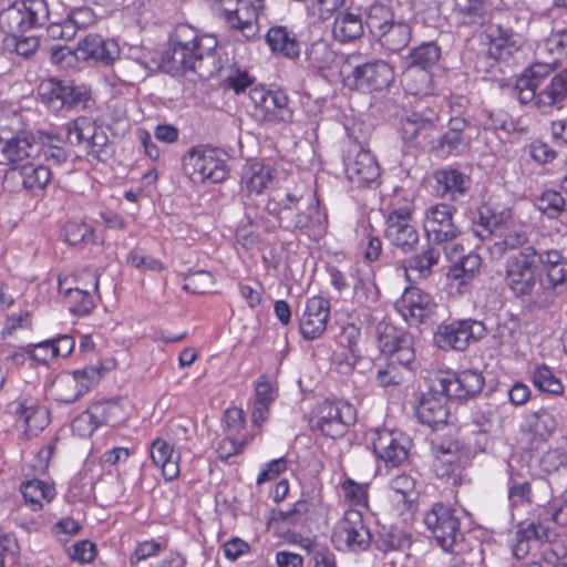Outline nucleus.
<instances>
[{
  "label": "nucleus",
  "instance_id": "nucleus-12",
  "mask_svg": "<svg viewBox=\"0 0 567 567\" xmlns=\"http://www.w3.org/2000/svg\"><path fill=\"white\" fill-rule=\"evenodd\" d=\"M331 542L340 551L358 553L369 548L371 533L359 509L346 511L343 517L333 528Z\"/></svg>",
  "mask_w": 567,
  "mask_h": 567
},
{
  "label": "nucleus",
  "instance_id": "nucleus-35",
  "mask_svg": "<svg viewBox=\"0 0 567 567\" xmlns=\"http://www.w3.org/2000/svg\"><path fill=\"white\" fill-rule=\"evenodd\" d=\"M76 52L82 59H93L107 64L117 55V48L113 41L105 40L100 34L87 33L79 39Z\"/></svg>",
  "mask_w": 567,
  "mask_h": 567
},
{
  "label": "nucleus",
  "instance_id": "nucleus-47",
  "mask_svg": "<svg viewBox=\"0 0 567 567\" xmlns=\"http://www.w3.org/2000/svg\"><path fill=\"white\" fill-rule=\"evenodd\" d=\"M272 181L271 168L261 163L250 164L241 178L249 193L261 194Z\"/></svg>",
  "mask_w": 567,
  "mask_h": 567
},
{
  "label": "nucleus",
  "instance_id": "nucleus-52",
  "mask_svg": "<svg viewBox=\"0 0 567 567\" xmlns=\"http://www.w3.org/2000/svg\"><path fill=\"white\" fill-rule=\"evenodd\" d=\"M508 502L511 507H518L532 503L533 492L527 481L520 480L508 465Z\"/></svg>",
  "mask_w": 567,
  "mask_h": 567
},
{
  "label": "nucleus",
  "instance_id": "nucleus-39",
  "mask_svg": "<svg viewBox=\"0 0 567 567\" xmlns=\"http://www.w3.org/2000/svg\"><path fill=\"white\" fill-rule=\"evenodd\" d=\"M433 121L413 112L400 122L401 138L406 146H415L421 135L429 136L433 131Z\"/></svg>",
  "mask_w": 567,
  "mask_h": 567
},
{
  "label": "nucleus",
  "instance_id": "nucleus-21",
  "mask_svg": "<svg viewBox=\"0 0 567 567\" xmlns=\"http://www.w3.org/2000/svg\"><path fill=\"white\" fill-rule=\"evenodd\" d=\"M410 446L411 441L409 436L401 431L377 429L373 432V453L386 466L395 467L401 465L408 458Z\"/></svg>",
  "mask_w": 567,
  "mask_h": 567
},
{
  "label": "nucleus",
  "instance_id": "nucleus-38",
  "mask_svg": "<svg viewBox=\"0 0 567 567\" xmlns=\"http://www.w3.org/2000/svg\"><path fill=\"white\" fill-rule=\"evenodd\" d=\"M150 454L153 463L162 467L165 480L172 481L178 476V456H174L173 447L165 440L156 439L151 445Z\"/></svg>",
  "mask_w": 567,
  "mask_h": 567
},
{
  "label": "nucleus",
  "instance_id": "nucleus-55",
  "mask_svg": "<svg viewBox=\"0 0 567 567\" xmlns=\"http://www.w3.org/2000/svg\"><path fill=\"white\" fill-rule=\"evenodd\" d=\"M477 123L485 130H502L509 133L514 123L509 114L503 110H482L477 114Z\"/></svg>",
  "mask_w": 567,
  "mask_h": 567
},
{
  "label": "nucleus",
  "instance_id": "nucleus-36",
  "mask_svg": "<svg viewBox=\"0 0 567 567\" xmlns=\"http://www.w3.org/2000/svg\"><path fill=\"white\" fill-rule=\"evenodd\" d=\"M29 161L20 167V175L22 178V186L28 192L38 195L43 192L52 179V172L50 166H54L41 159Z\"/></svg>",
  "mask_w": 567,
  "mask_h": 567
},
{
  "label": "nucleus",
  "instance_id": "nucleus-13",
  "mask_svg": "<svg viewBox=\"0 0 567 567\" xmlns=\"http://www.w3.org/2000/svg\"><path fill=\"white\" fill-rule=\"evenodd\" d=\"M355 420L357 411L352 404L342 400H326L318 408L312 427L324 436L337 439L343 436Z\"/></svg>",
  "mask_w": 567,
  "mask_h": 567
},
{
  "label": "nucleus",
  "instance_id": "nucleus-11",
  "mask_svg": "<svg viewBox=\"0 0 567 567\" xmlns=\"http://www.w3.org/2000/svg\"><path fill=\"white\" fill-rule=\"evenodd\" d=\"M539 255L534 247L524 248L507 261L505 281L516 297L535 295Z\"/></svg>",
  "mask_w": 567,
  "mask_h": 567
},
{
  "label": "nucleus",
  "instance_id": "nucleus-45",
  "mask_svg": "<svg viewBox=\"0 0 567 567\" xmlns=\"http://www.w3.org/2000/svg\"><path fill=\"white\" fill-rule=\"evenodd\" d=\"M377 38L383 48L391 52H396L409 44L411 28L406 23L392 21Z\"/></svg>",
  "mask_w": 567,
  "mask_h": 567
},
{
  "label": "nucleus",
  "instance_id": "nucleus-51",
  "mask_svg": "<svg viewBox=\"0 0 567 567\" xmlns=\"http://www.w3.org/2000/svg\"><path fill=\"white\" fill-rule=\"evenodd\" d=\"M411 373V364H401L388 360L384 367H381L377 371V382L382 388L398 386L400 385Z\"/></svg>",
  "mask_w": 567,
  "mask_h": 567
},
{
  "label": "nucleus",
  "instance_id": "nucleus-6",
  "mask_svg": "<svg viewBox=\"0 0 567 567\" xmlns=\"http://www.w3.org/2000/svg\"><path fill=\"white\" fill-rule=\"evenodd\" d=\"M251 116L261 123L279 124L291 123L293 110L287 93L281 89H269L256 85L248 92Z\"/></svg>",
  "mask_w": 567,
  "mask_h": 567
},
{
  "label": "nucleus",
  "instance_id": "nucleus-2",
  "mask_svg": "<svg viewBox=\"0 0 567 567\" xmlns=\"http://www.w3.org/2000/svg\"><path fill=\"white\" fill-rule=\"evenodd\" d=\"M276 206L271 208L269 203L267 209L276 210L278 226L284 230L321 235L327 229V213L320 208L316 196L306 189L287 192Z\"/></svg>",
  "mask_w": 567,
  "mask_h": 567
},
{
  "label": "nucleus",
  "instance_id": "nucleus-63",
  "mask_svg": "<svg viewBox=\"0 0 567 567\" xmlns=\"http://www.w3.org/2000/svg\"><path fill=\"white\" fill-rule=\"evenodd\" d=\"M471 141V135H458L446 131L440 137L437 146L445 155H458L470 146Z\"/></svg>",
  "mask_w": 567,
  "mask_h": 567
},
{
  "label": "nucleus",
  "instance_id": "nucleus-15",
  "mask_svg": "<svg viewBox=\"0 0 567 567\" xmlns=\"http://www.w3.org/2000/svg\"><path fill=\"white\" fill-rule=\"evenodd\" d=\"M488 47L485 58L506 65L519 63L525 55L524 39L512 29L499 24L491 25L486 30Z\"/></svg>",
  "mask_w": 567,
  "mask_h": 567
},
{
  "label": "nucleus",
  "instance_id": "nucleus-1",
  "mask_svg": "<svg viewBox=\"0 0 567 567\" xmlns=\"http://www.w3.org/2000/svg\"><path fill=\"white\" fill-rule=\"evenodd\" d=\"M64 138L53 132H22L9 138L0 137V165L20 168L29 161L43 159L61 166L68 161Z\"/></svg>",
  "mask_w": 567,
  "mask_h": 567
},
{
  "label": "nucleus",
  "instance_id": "nucleus-62",
  "mask_svg": "<svg viewBox=\"0 0 567 567\" xmlns=\"http://www.w3.org/2000/svg\"><path fill=\"white\" fill-rule=\"evenodd\" d=\"M433 466L439 478L453 485L461 483V467L452 460L451 455L443 453V456L437 457Z\"/></svg>",
  "mask_w": 567,
  "mask_h": 567
},
{
  "label": "nucleus",
  "instance_id": "nucleus-54",
  "mask_svg": "<svg viewBox=\"0 0 567 567\" xmlns=\"http://www.w3.org/2000/svg\"><path fill=\"white\" fill-rule=\"evenodd\" d=\"M89 409L99 426H114L123 419L121 406L113 401L96 402Z\"/></svg>",
  "mask_w": 567,
  "mask_h": 567
},
{
  "label": "nucleus",
  "instance_id": "nucleus-58",
  "mask_svg": "<svg viewBox=\"0 0 567 567\" xmlns=\"http://www.w3.org/2000/svg\"><path fill=\"white\" fill-rule=\"evenodd\" d=\"M527 243V235L523 229H513L504 234L498 240H495L489 247L491 254L501 258L509 250L517 249Z\"/></svg>",
  "mask_w": 567,
  "mask_h": 567
},
{
  "label": "nucleus",
  "instance_id": "nucleus-31",
  "mask_svg": "<svg viewBox=\"0 0 567 567\" xmlns=\"http://www.w3.org/2000/svg\"><path fill=\"white\" fill-rule=\"evenodd\" d=\"M512 218L511 208L483 204L473 217V231L477 237L484 239L493 231L507 226Z\"/></svg>",
  "mask_w": 567,
  "mask_h": 567
},
{
  "label": "nucleus",
  "instance_id": "nucleus-40",
  "mask_svg": "<svg viewBox=\"0 0 567 567\" xmlns=\"http://www.w3.org/2000/svg\"><path fill=\"white\" fill-rule=\"evenodd\" d=\"M557 425L558 421L546 409L527 414L524 422L525 431L542 441L549 437L555 432Z\"/></svg>",
  "mask_w": 567,
  "mask_h": 567
},
{
  "label": "nucleus",
  "instance_id": "nucleus-27",
  "mask_svg": "<svg viewBox=\"0 0 567 567\" xmlns=\"http://www.w3.org/2000/svg\"><path fill=\"white\" fill-rule=\"evenodd\" d=\"M353 79L358 90L372 92L388 87L394 79L393 68L383 60H373L357 65L348 79Z\"/></svg>",
  "mask_w": 567,
  "mask_h": 567
},
{
  "label": "nucleus",
  "instance_id": "nucleus-50",
  "mask_svg": "<svg viewBox=\"0 0 567 567\" xmlns=\"http://www.w3.org/2000/svg\"><path fill=\"white\" fill-rule=\"evenodd\" d=\"M441 257V251L429 246L421 254L412 256L406 264V271L415 272L420 278H426L431 275L433 266H435Z\"/></svg>",
  "mask_w": 567,
  "mask_h": 567
},
{
  "label": "nucleus",
  "instance_id": "nucleus-5",
  "mask_svg": "<svg viewBox=\"0 0 567 567\" xmlns=\"http://www.w3.org/2000/svg\"><path fill=\"white\" fill-rule=\"evenodd\" d=\"M461 513L449 504L435 503L424 515L426 528L444 551L457 554L462 547Z\"/></svg>",
  "mask_w": 567,
  "mask_h": 567
},
{
  "label": "nucleus",
  "instance_id": "nucleus-44",
  "mask_svg": "<svg viewBox=\"0 0 567 567\" xmlns=\"http://www.w3.org/2000/svg\"><path fill=\"white\" fill-rule=\"evenodd\" d=\"M401 81L404 90L415 96H424L432 91L431 72L415 68L414 65H406L402 73Z\"/></svg>",
  "mask_w": 567,
  "mask_h": 567
},
{
  "label": "nucleus",
  "instance_id": "nucleus-4",
  "mask_svg": "<svg viewBox=\"0 0 567 567\" xmlns=\"http://www.w3.org/2000/svg\"><path fill=\"white\" fill-rule=\"evenodd\" d=\"M183 169L194 182L220 183L228 176L226 154L210 145L189 148L182 159Z\"/></svg>",
  "mask_w": 567,
  "mask_h": 567
},
{
  "label": "nucleus",
  "instance_id": "nucleus-34",
  "mask_svg": "<svg viewBox=\"0 0 567 567\" xmlns=\"http://www.w3.org/2000/svg\"><path fill=\"white\" fill-rule=\"evenodd\" d=\"M338 54L326 40H317L306 47L305 68L315 74L324 75L337 66Z\"/></svg>",
  "mask_w": 567,
  "mask_h": 567
},
{
  "label": "nucleus",
  "instance_id": "nucleus-23",
  "mask_svg": "<svg viewBox=\"0 0 567 567\" xmlns=\"http://www.w3.org/2000/svg\"><path fill=\"white\" fill-rule=\"evenodd\" d=\"M449 398L445 391L439 388V381L435 380L430 390L422 393L420 398L415 412L419 421L431 429L446 424L450 415Z\"/></svg>",
  "mask_w": 567,
  "mask_h": 567
},
{
  "label": "nucleus",
  "instance_id": "nucleus-16",
  "mask_svg": "<svg viewBox=\"0 0 567 567\" xmlns=\"http://www.w3.org/2000/svg\"><path fill=\"white\" fill-rule=\"evenodd\" d=\"M456 208L445 203L429 206L424 210L423 228L429 241L443 245L455 240L461 235L454 223Z\"/></svg>",
  "mask_w": 567,
  "mask_h": 567
},
{
  "label": "nucleus",
  "instance_id": "nucleus-43",
  "mask_svg": "<svg viewBox=\"0 0 567 567\" xmlns=\"http://www.w3.org/2000/svg\"><path fill=\"white\" fill-rule=\"evenodd\" d=\"M546 522L539 518L538 522L528 523L526 526H522L517 532V544L514 548V554L516 556L522 554H526L528 550L527 544L529 542H534L536 544H543L545 542H549L550 539V529L545 525Z\"/></svg>",
  "mask_w": 567,
  "mask_h": 567
},
{
  "label": "nucleus",
  "instance_id": "nucleus-25",
  "mask_svg": "<svg viewBox=\"0 0 567 567\" xmlns=\"http://www.w3.org/2000/svg\"><path fill=\"white\" fill-rule=\"evenodd\" d=\"M395 309L408 323L419 324L434 315L436 303L427 292L410 287L395 302Z\"/></svg>",
  "mask_w": 567,
  "mask_h": 567
},
{
  "label": "nucleus",
  "instance_id": "nucleus-41",
  "mask_svg": "<svg viewBox=\"0 0 567 567\" xmlns=\"http://www.w3.org/2000/svg\"><path fill=\"white\" fill-rule=\"evenodd\" d=\"M59 292L63 295L70 305V311L83 317L94 309V301L89 289L68 286L66 280H59Z\"/></svg>",
  "mask_w": 567,
  "mask_h": 567
},
{
  "label": "nucleus",
  "instance_id": "nucleus-26",
  "mask_svg": "<svg viewBox=\"0 0 567 567\" xmlns=\"http://www.w3.org/2000/svg\"><path fill=\"white\" fill-rule=\"evenodd\" d=\"M9 409L16 417L17 425L28 437L37 435L50 422L49 411L31 398L18 399L9 404Z\"/></svg>",
  "mask_w": 567,
  "mask_h": 567
},
{
  "label": "nucleus",
  "instance_id": "nucleus-30",
  "mask_svg": "<svg viewBox=\"0 0 567 567\" xmlns=\"http://www.w3.org/2000/svg\"><path fill=\"white\" fill-rule=\"evenodd\" d=\"M532 106L545 115L567 106V69L553 75L549 82L538 91Z\"/></svg>",
  "mask_w": 567,
  "mask_h": 567
},
{
  "label": "nucleus",
  "instance_id": "nucleus-19",
  "mask_svg": "<svg viewBox=\"0 0 567 567\" xmlns=\"http://www.w3.org/2000/svg\"><path fill=\"white\" fill-rule=\"evenodd\" d=\"M385 238L403 252L412 251L419 243V233L412 225V209L401 206L389 210L385 217Z\"/></svg>",
  "mask_w": 567,
  "mask_h": 567
},
{
  "label": "nucleus",
  "instance_id": "nucleus-53",
  "mask_svg": "<svg viewBox=\"0 0 567 567\" xmlns=\"http://www.w3.org/2000/svg\"><path fill=\"white\" fill-rule=\"evenodd\" d=\"M481 264V257L477 254L470 252L450 267L449 276L455 280H461L462 284H466L474 278L475 274L480 270Z\"/></svg>",
  "mask_w": 567,
  "mask_h": 567
},
{
  "label": "nucleus",
  "instance_id": "nucleus-32",
  "mask_svg": "<svg viewBox=\"0 0 567 567\" xmlns=\"http://www.w3.org/2000/svg\"><path fill=\"white\" fill-rule=\"evenodd\" d=\"M554 71L553 64L534 63L517 79L514 93L520 104L532 105L536 100L540 82Z\"/></svg>",
  "mask_w": 567,
  "mask_h": 567
},
{
  "label": "nucleus",
  "instance_id": "nucleus-9",
  "mask_svg": "<svg viewBox=\"0 0 567 567\" xmlns=\"http://www.w3.org/2000/svg\"><path fill=\"white\" fill-rule=\"evenodd\" d=\"M264 0H219L220 16L237 33V40H251L259 32L258 13Z\"/></svg>",
  "mask_w": 567,
  "mask_h": 567
},
{
  "label": "nucleus",
  "instance_id": "nucleus-7",
  "mask_svg": "<svg viewBox=\"0 0 567 567\" xmlns=\"http://www.w3.org/2000/svg\"><path fill=\"white\" fill-rule=\"evenodd\" d=\"M539 265L546 276V285L530 298V305L537 309L550 307L556 296L567 291V258L556 249L538 251Z\"/></svg>",
  "mask_w": 567,
  "mask_h": 567
},
{
  "label": "nucleus",
  "instance_id": "nucleus-17",
  "mask_svg": "<svg viewBox=\"0 0 567 567\" xmlns=\"http://www.w3.org/2000/svg\"><path fill=\"white\" fill-rule=\"evenodd\" d=\"M378 348L393 362L412 364L415 359L414 341L411 333L396 329L393 324L380 322L375 328Z\"/></svg>",
  "mask_w": 567,
  "mask_h": 567
},
{
  "label": "nucleus",
  "instance_id": "nucleus-60",
  "mask_svg": "<svg viewBox=\"0 0 567 567\" xmlns=\"http://www.w3.org/2000/svg\"><path fill=\"white\" fill-rule=\"evenodd\" d=\"M95 23V17L91 9L80 8L74 10L71 16L64 21V35L68 39H73L78 31L85 30L87 27Z\"/></svg>",
  "mask_w": 567,
  "mask_h": 567
},
{
  "label": "nucleus",
  "instance_id": "nucleus-8",
  "mask_svg": "<svg viewBox=\"0 0 567 567\" xmlns=\"http://www.w3.org/2000/svg\"><path fill=\"white\" fill-rule=\"evenodd\" d=\"M49 19L45 0H24L0 11V28L17 37L28 30L43 25Z\"/></svg>",
  "mask_w": 567,
  "mask_h": 567
},
{
  "label": "nucleus",
  "instance_id": "nucleus-33",
  "mask_svg": "<svg viewBox=\"0 0 567 567\" xmlns=\"http://www.w3.org/2000/svg\"><path fill=\"white\" fill-rule=\"evenodd\" d=\"M364 23L360 7L349 6L334 17L333 38L340 43L352 42L363 35Z\"/></svg>",
  "mask_w": 567,
  "mask_h": 567
},
{
  "label": "nucleus",
  "instance_id": "nucleus-46",
  "mask_svg": "<svg viewBox=\"0 0 567 567\" xmlns=\"http://www.w3.org/2000/svg\"><path fill=\"white\" fill-rule=\"evenodd\" d=\"M533 384L540 391L553 395L564 392V385L551 368L546 364H535L530 371Z\"/></svg>",
  "mask_w": 567,
  "mask_h": 567
},
{
  "label": "nucleus",
  "instance_id": "nucleus-28",
  "mask_svg": "<svg viewBox=\"0 0 567 567\" xmlns=\"http://www.w3.org/2000/svg\"><path fill=\"white\" fill-rule=\"evenodd\" d=\"M330 318V301L321 296H313L306 301L299 320V331L307 341L320 338L327 330Z\"/></svg>",
  "mask_w": 567,
  "mask_h": 567
},
{
  "label": "nucleus",
  "instance_id": "nucleus-61",
  "mask_svg": "<svg viewBox=\"0 0 567 567\" xmlns=\"http://www.w3.org/2000/svg\"><path fill=\"white\" fill-rule=\"evenodd\" d=\"M169 432L174 443L185 449L196 433V423L188 417H178L172 422Z\"/></svg>",
  "mask_w": 567,
  "mask_h": 567
},
{
  "label": "nucleus",
  "instance_id": "nucleus-59",
  "mask_svg": "<svg viewBox=\"0 0 567 567\" xmlns=\"http://www.w3.org/2000/svg\"><path fill=\"white\" fill-rule=\"evenodd\" d=\"M540 473L553 474L556 472L567 473V453L560 449H553L545 452L538 460Z\"/></svg>",
  "mask_w": 567,
  "mask_h": 567
},
{
  "label": "nucleus",
  "instance_id": "nucleus-57",
  "mask_svg": "<svg viewBox=\"0 0 567 567\" xmlns=\"http://www.w3.org/2000/svg\"><path fill=\"white\" fill-rule=\"evenodd\" d=\"M535 206L548 218H557L567 209V203L561 193L546 190L535 200Z\"/></svg>",
  "mask_w": 567,
  "mask_h": 567
},
{
  "label": "nucleus",
  "instance_id": "nucleus-20",
  "mask_svg": "<svg viewBox=\"0 0 567 567\" xmlns=\"http://www.w3.org/2000/svg\"><path fill=\"white\" fill-rule=\"evenodd\" d=\"M344 174L357 187L370 186L378 182L380 167L374 155L359 145L351 146L343 157Z\"/></svg>",
  "mask_w": 567,
  "mask_h": 567
},
{
  "label": "nucleus",
  "instance_id": "nucleus-49",
  "mask_svg": "<svg viewBox=\"0 0 567 567\" xmlns=\"http://www.w3.org/2000/svg\"><path fill=\"white\" fill-rule=\"evenodd\" d=\"M100 127L95 121L86 116H80L65 125L71 143L84 144V146L90 143Z\"/></svg>",
  "mask_w": 567,
  "mask_h": 567
},
{
  "label": "nucleus",
  "instance_id": "nucleus-10",
  "mask_svg": "<svg viewBox=\"0 0 567 567\" xmlns=\"http://www.w3.org/2000/svg\"><path fill=\"white\" fill-rule=\"evenodd\" d=\"M38 95L50 110L86 109L91 101L90 93L70 81H61L55 78L43 80L38 86Z\"/></svg>",
  "mask_w": 567,
  "mask_h": 567
},
{
  "label": "nucleus",
  "instance_id": "nucleus-42",
  "mask_svg": "<svg viewBox=\"0 0 567 567\" xmlns=\"http://www.w3.org/2000/svg\"><path fill=\"white\" fill-rule=\"evenodd\" d=\"M20 489L24 502L32 511L41 509L43 502L49 503L55 496V489L52 484H48L37 478L23 482Z\"/></svg>",
  "mask_w": 567,
  "mask_h": 567
},
{
  "label": "nucleus",
  "instance_id": "nucleus-37",
  "mask_svg": "<svg viewBox=\"0 0 567 567\" xmlns=\"http://www.w3.org/2000/svg\"><path fill=\"white\" fill-rule=\"evenodd\" d=\"M266 41L272 52L288 59H297L300 55V44L296 34L286 27H272L268 30Z\"/></svg>",
  "mask_w": 567,
  "mask_h": 567
},
{
  "label": "nucleus",
  "instance_id": "nucleus-14",
  "mask_svg": "<svg viewBox=\"0 0 567 567\" xmlns=\"http://www.w3.org/2000/svg\"><path fill=\"white\" fill-rule=\"evenodd\" d=\"M486 334L485 324L474 319L454 320L440 324L434 333V342L442 350L464 351L472 341Z\"/></svg>",
  "mask_w": 567,
  "mask_h": 567
},
{
  "label": "nucleus",
  "instance_id": "nucleus-48",
  "mask_svg": "<svg viewBox=\"0 0 567 567\" xmlns=\"http://www.w3.org/2000/svg\"><path fill=\"white\" fill-rule=\"evenodd\" d=\"M440 56L441 49L435 42H424L410 51L408 65H414L430 72L439 62Z\"/></svg>",
  "mask_w": 567,
  "mask_h": 567
},
{
  "label": "nucleus",
  "instance_id": "nucleus-29",
  "mask_svg": "<svg viewBox=\"0 0 567 567\" xmlns=\"http://www.w3.org/2000/svg\"><path fill=\"white\" fill-rule=\"evenodd\" d=\"M435 192L440 198L463 203L472 186L471 177L453 167L435 172Z\"/></svg>",
  "mask_w": 567,
  "mask_h": 567
},
{
  "label": "nucleus",
  "instance_id": "nucleus-22",
  "mask_svg": "<svg viewBox=\"0 0 567 567\" xmlns=\"http://www.w3.org/2000/svg\"><path fill=\"white\" fill-rule=\"evenodd\" d=\"M330 284L334 290L342 292L352 287L353 300L362 306L370 307L378 299L377 288L365 282L355 267H349L347 270H340L337 267H328Z\"/></svg>",
  "mask_w": 567,
  "mask_h": 567
},
{
  "label": "nucleus",
  "instance_id": "nucleus-24",
  "mask_svg": "<svg viewBox=\"0 0 567 567\" xmlns=\"http://www.w3.org/2000/svg\"><path fill=\"white\" fill-rule=\"evenodd\" d=\"M439 388L450 398L471 399L480 394L485 379L478 370L467 369L460 372H446L437 379Z\"/></svg>",
  "mask_w": 567,
  "mask_h": 567
},
{
  "label": "nucleus",
  "instance_id": "nucleus-3",
  "mask_svg": "<svg viewBox=\"0 0 567 567\" xmlns=\"http://www.w3.org/2000/svg\"><path fill=\"white\" fill-rule=\"evenodd\" d=\"M218 41L215 35L203 33L187 23L177 24L169 37L168 59L176 71L207 75L204 63L214 60Z\"/></svg>",
  "mask_w": 567,
  "mask_h": 567
},
{
  "label": "nucleus",
  "instance_id": "nucleus-18",
  "mask_svg": "<svg viewBox=\"0 0 567 567\" xmlns=\"http://www.w3.org/2000/svg\"><path fill=\"white\" fill-rule=\"evenodd\" d=\"M100 380V373L94 368L62 372L52 382L51 393L55 401L70 404L87 393Z\"/></svg>",
  "mask_w": 567,
  "mask_h": 567
},
{
  "label": "nucleus",
  "instance_id": "nucleus-56",
  "mask_svg": "<svg viewBox=\"0 0 567 567\" xmlns=\"http://www.w3.org/2000/svg\"><path fill=\"white\" fill-rule=\"evenodd\" d=\"M393 21V14L389 7L382 3H373L368 8L364 25L378 37Z\"/></svg>",
  "mask_w": 567,
  "mask_h": 567
},
{
  "label": "nucleus",
  "instance_id": "nucleus-64",
  "mask_svg": "<svg viewBox=\"0 0 567 567\" xmlns=\"http://www.w3.org/2000/svg\"><path fill=\"white\" fill-rule=\"evenodd\" d=\"M390 489L398 497V501L403 503H411L414 499L415 493V481L405 474L398 475L390 481Z\"/></svg>",
  "mask_w": 567,
  "mask_h": 567
}]
</instances>
